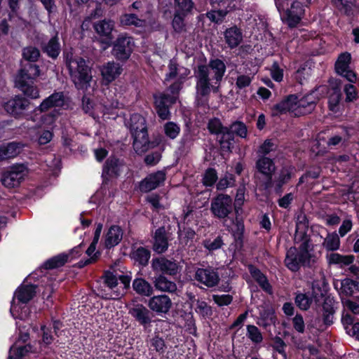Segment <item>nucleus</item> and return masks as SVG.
Returning a JSON list of instances; mask_svg holds the SVG:
<instances>
[{"instance_id":"393cba45","label":"nucleus","mask_w":359,"mask_h":359,"mask_svg":"<svg viewBox=\"0 0 359 359\" xmlns=\"http://www.w3.org/2000/svg\"><path fill=\"white\" fill-rule=\"evenodd\" d=\"M152 280L154 290L158 291L173 294L177 290L176 283L169 279L167 276H154Z\"/></svg>"},{"instance_id":"aec40b11","label":"nucleus","mask_w":359,"mask_h":359,"mask_svg":"<svg viewBox=\"0 0 359 359\" xmlns=\"http://www.w3.org/2000/svg\"><path fill=\"white\" fill-rule=\"evenodd\" d=\"M153 239L152 249L155 252L162 255L168 250L169 241L167 231L164 226H160L156 229Z\"/></svg>"},{"instance_id":"4468645a","label":"nucleus","mask_w":359,"mask_h":359,"mask_svg":"<svg viewBox=\"0 0 359 359\" xmlns=\"http://www.w3.org/2000/svg\"><path fill=\"white\" fill-rule=\"evenodd\" d=\"M65 103V97L64 92H56L50 95L48 97L45 98L41 104L34 109L36 115L46 112L55 107H62Z\"/></svg>"},{"instance_id":"a878e982","label":"nucleus","mask_w":359,"mask_h":359,"mask_svg":"<svg viewBox=\"0 0 359 359\" xmlns=\"http://www.w3.org/2000/svg\"><path fill=\"white\" fill-rule=\"evenodd\" d=\"M122 67L118 63L114 62H108L106 65H103L101 69V74L103 81L107 84L114 81L122 73Z\"/></svg>"},{"instance_id":"bb28decb","label":"nucleus","mask_w":359,"mask_h":359,"mask_svg":"<svg viewBox=\"0 0 359 359\" xmlns=\"http://www.w3.org/2000/svg\"><path fill=\"white\" fill-rule=\"evenodd\" d=\"M151 253L150 250L146 247L140 246L131 251L130 257L138 266L144 268L149 264Z\"/></svg>"},{"instance_id":"b1692460","label":"nucleus","mask_w":359,"mask_h":359,"mask_svg":"<svg viewBox=\"0 0 359 359\" xmlns=\"http://www.w3.org/2000/svg\"><path fill=\"white\" fill-rule=\"evenodd\" d=\"M135 294L142 297H151L154 294V284L144 278H135L132 283Z\"/></svg>"},{"instance_id":"0eeeda50","label":"nucleus","mask_w":359,"mask_h":359,"mask_svg":"<svg viewBox=\"0 0 359 359\" xmlns=\"http://www.w3.org/2000/svg\"><path fill=\"white\" fill-rule=\"evenodd\" d=\"M151 269L155 276L163 275L172 277L177 276L180 271V266L175 260L169 259L165 256L153 257L151 261Z\"/></svg>"},{"instance_id":"09e8293b","label":"nucleus","mask_w":359,"mask_h":359,"mask_svg":"<svg viewBox=\"0 0 359 359\" xmlns=\"http://www.w3.org/2000/svg\"><path fill=\"white\" fill-rule=\"evenodd\" d=\"M102 279L105 286L109 287L111 290H114L118 285V277L116 276L114 273L110 270H106L104 271Z\"/></svg>"},{"instance_id":"412c9836","label":"nucleus","mask_w":359,"mask_h":359,"mask_svg":"<svg viewBox=\"0 0 359 359\" xmlns=\"http://www.w3.org/2000/svg\"><path fill=\"white\" fill-rule=\"evenodd\" d=\"M119 22L123 27L134 26L138 28L139 29L135 32L137 34H143L145 32L147 22L144 19L139 18L136 13L122 14L119 18Z\"/></svg>"},{"instance_id":"cd10ccee","label":"nucleus","mask_w":359,"mask_h":359,"mask_svg":"<svg viewBox=\"0 0 359 359\" xmlns=\"http://www.w3.org/2000/svg\"><path fill=\"white\" fill-rule=\"evenodd\" d=\"M16 86L26 97L34 100L39 97V90L33 81L17 79Z\"/></svg>"},{"instance_id":"9d476101","label":"nucleus","mask_w":359,"mask_h":359,"mask_svg":"<svg viewBox=\"0 0 359 359\" xmlns=\"http://www.w3.org/2000/svg\"><path fill=\"white\" fill-rule=\"evenodd\" d=\"M95 32L102 37L100 42L107 47L111 46L114 36L112 34L115 29V22L111 19L104 18L93 24Z\"/></svg>"},{"instance_id":"72a5a7b5","label":"nucleus","mask_w":359,"mask_h":359,"mask_svg":"<svg viewBox=\"0 0 359 359\" xmlns=\"http://www.w3.org/2000/svg\"><path fill=\"white\" fill-rule=\"evenodd\" d=\"M355 290H359V282L354 281L350 278H345L341 281L339 294L342 299L344 297H348L353 294Z\"/></svg>"},{"instance_id":"5701e85b","label":"nucleus","mask_w":359,"mask_h":359,"mask_svg":"<svg viewBox=\"0 0 359 359\" xmlns=\"http://www.w3.org/2000/svg\"><path fill=\"white\" fill-rule=\"evenodd\" d=\"M304 13L300 0H292L290 8L287 11V23L290 27H295L301 20Z\"/></svg>"},{"instance_id":"49530a36","label":"nucleus","mask_w":359,"mask_h":359,"mask_svg":"<svg viewBox=\"0 0 359 359\" xmlns=\"http://www.w3.org/2000/svg\"><path fill=\"white\" fill-rule=\"evenodd\" d=\"M22 55L25 60L29 62H36L39 60L41 53L36 47L29 46L22 49Z\"/></svg>"},{"instance_id":"423d86ee","label":"nucleus","mask_w":359,"mask_h":359,"mask_svg":"<svg viewBox=\"0 0 359 359\" xmlns=\"http://www.w3.org/2000/svg\"><path fill=\"white\" fill-rule=\"evenodd\" d=\"M76 67L69 70L75 87L78 90L87 89L92 81L91 68L87 65L86 61L82 57H78L76 61Z\"/></svg>"},{"instance_id":"a19ab883","label":"nucleus","mask_w":359,"mask_h":359,"mask_svg":"<svg viewBox=\"0 0 359 359\" xmlns=\"http://www.w3.org/2000/svg\"><path fill=\"white\" fill-rule=\"evenodd\" d=\"M294 242L298 245L297 249L299 250H308L313 249V245L311 243V239L310 236L306 233H294Z\"/></svg>"},{"instance_id":"79ce46f5","label":"nucleus","mask_w":359,"mask_h":359,"mask_svg":"<svg viewBox=\"0 0 359 359\" xmlns=\"http://www.w3.org/2000/svg\"><path fill=\"white\" fill-rule=\"evenodd\" d=\"M244 230L243 224L236 220V222L232 221V224L229 226V231L232 233V236L236 241V245L239 248L242 246V238Z\"/></svg>"},{"instance_id":"de8ad7c7","label":"nucleus","mask_w":359,"mask_h":359,"mask_svg":"<svg viewBox=\"0 0 359 359\" xmlns=\"http://www.w3.org/2000/svg\"><path fill=\"white\" fill-rule=\"evenodd\" d=\"M236 134L241 137H245L247 135V128L245 125L240 121L232 123L229 128H226V135Z\"/></svg>"},{"instance_id":"e433bc0d","label":"nucleus","mask_w":359,"mask_h":359,"mask_svg":"<svg viewBox=\"0 0 359 359\" xmlns=\"http://www.w3.org/2000/svg\"><path fill=\"white\" fill-rule=\"evenodd\" d=\"M210 209L215 217L224 219V194L220 193L212 198Z\"/></svg>"},{"instance_id":"9b49d317","label":"nucleus","mask_w":359,"mask_h":359,"mask_svg":"<svg viewBox=\"0 0 359 359\" xmlns=\"http://www.w3.org/2000/svg\"><path fill=\"white\" fill-rule=\"evenodd\" d=\"M154 105L158 116L162 120H169L171 117L170 106L175 103L174 98L165 93L154 95Z\"/></svg>"},{"instance_id":"69168bd1","label":"nucleus","mask_w":359,"mask_h":359,"mask_svg":"<svg viewBox=\"0 0 359 359\" xmlns=\"http://www.w3.org/2000/svg\"><path fill=\"white\" fill-rule=\"evenodd\" d=\"M41 330L43 333L42 341L46 346H48L54 341V337L51 334V327H48L46 325H42L41 326Z\"/></svg>"},{"instance_id":"a18cd8bd","label":"nucleus","mask_w":359,"mask_h":359,"mask_svg":"<svg viewBox=\"0 0 359 359\" xmlns=\"http://www.w3.org/2000/svg\"><path fill=\"white\" fill-rule=\"evenodd\" d=\"M174 7L176 11L190 15L195 8V4L193 0H174Z\"/></svg>"},{"instance_id":"e2e57ef3","label":"nucleus","mask_w":359,"mask_h":359,"mask_svg":"<svg viewBox=\"0 0 359 359\" xmlns=\"http://www.w3.org/2000/svg\"><path fill=\"white\" fill-rule=\"evenodd\" d=\"M195 310L203 317L210 316L212 314L211 307L204 301H198Z\"/></svg>"},{"instance_id":"58836bf2","label":"nucleus","mask_w":359,"mask_h":359,"mask_svg":"<svg viewBox=\"0 0 359 359\" xmlns=\"http://www.w3.org/2000/svg\"><path fill=\"white\" fill-rule=\"evenodd\" d=\"M132 280V277L130 275H119L118 276V280L121 281V283L123 285V290L126 291L124 292H121L119 290H116L112 292V294L114 295V297H104L102 296V299H119L121 297H123L127 291L130 288V282Z\"/></svg>"},{"instance_id":"8fccbe9b","label":"nucleus","mask_w":359,"mask_h":359,"mask_svg":"<svg viewBox=\"0 0 359 359\" xmlns=\"http://www.w3.org/2000/svg\"><path fill=\"white\" fill-rule=\"evenodd\" d=\"M163 128L165 135L171 140L175 139L180 133V127L172 121L165 123Z\"/></svg>"},{"instance_id":"6ab92c4d","label":"nucleus","mask_w":359,"mask_h":359,"mask_svg":"<svg viewBox=\"0 0 359 359\" xmlns=\"http://www.w3.org/2000/svg\"><path fill=\"white\" fill-rule=\"evenodd\" d=\"M36 294V285L34 284L20 285L15 291L11 306H13L15 299H17L19 304H27Z\"/></svg>"},{"instance_id":"2eb2a0df","label":"nucleus","mask_w":359,"mask_h":359,"mask_svg":"<svg viewBox=\"0 0 359 359\" xmlns=\"http://www.w3.org/2000/svg\"><path fill=\"white\" fill-rule=\"evenodd\" d=\"M166 179V172L165 170H158L149 174L139 184V189L142 193H148L156 189Z\"/></svg>"},{"instance_id":"ea45409f","label":"nucleus","mask_w":359,"mask_h":359,"mask_svg":"<svg viewBox=\"0 0 359 359\" xmlns=\"http://www.w3.org/2000/svg\"><path fill=\"white\" fill-rule=\"evenodd\" d=\"M351 55L349 53L345 52L341 53L334 65L335 71L337 74H343L346 70L350 68Z\"/></svg>"},{"instance_id":"5fc2aeb1","label":"nucleus","mask_w":359,"mask_h":359,"mask_svg":"<svg viewBox=\"0 0 359 359\" xmlns=\"http://www.w3.org/2000/svg\"><path fill=\"white\" fill-rule=\"evenodd\" d=\"M247 336L253 343L255 344L261 343L263 340V337L260 330L255 325H248Z\"/></svg>"},{"instance_id":"7ed1b4c3","label":"nucleus","mask_w":359,"mask_h":359,"mask_svg":"<svg viewBox=\"0 0 359 359\" xmlns=\"http://www.w3.org/2000/svg\"><path fill=\"white\" fill-rule=\"evenodd\" d=\"M210 67L214 72L212 80L214 84L211 85L210 80L196 81V92L201 96H209L211 90L217 93L220 86V82L224 74V62L219 59L212 60L210 62Z\"/></svg>"},{"instance_id":"13d9d810","label":"nucleus","mask_w":359,"mask_h":359,"mask_svg":"<svg viewBox=\"0 0 359 359\" xmlns=\"http://www.w3.org/2000/svg\"><path fill=\"white\" fill-rule=\"evenodd\" d=\"M196 236V232L190 227L184 228V234L179 233L181 243L184 245H191Z\"/></svg>"},{"instance_id":"c756f323","label":"nucleus","mask_w":359,"mask_h":359,"mask_svg":"<svg viewBox=\"0 0 359 359\" xmlns=\"http://www.w3.org/2000/svg\"><path fill=\"white\" fill-rule=\"evenodd\" d=\"M23 144L18 142H11L0 147V161L17 156L22 149Z\"/></svg>"},{"instance_id":"ddd939ff","label":"nucleus","mask_w":359,"mask_h":359,"mask_svg":"<svg viewBox=\"0 0 359 359\" xmlns=\"http://www.w3.org/2000/svg\"><path fill=\"white\" fill-rule=\"evenodd\" d=\"M128 313L144 329L151 326L154 315L151 310L142 304H137L130 308Z\"/></svg>"},{"instance_id":"c03bdc74","label":"nucleus","mask_w":359,"mask_h":359,"mask_svg":"<svg viewBox=\"0 0 359 359\" xmlns=\"http://www.w3.org/2000/svg\"><path fill=\"white\" fill-rule=\"evenodd\" d=\"M322 309L323 323L326 325H330L333 322L334 313L332 301L329 299L325 300Z\"/></svg>"},{"instance_id":"bf43d9fd","label":"nucleus","mask_w":359,"mask_h":359,"mask_svg":"<svg viewBox=\"0 0 359 359\" xmlns=\"http://www.w3.org/2000/svg\"><path fill=\"white\" fill-rule=\"evenodd\" d=\"M206 16L211 22L221 24L224 19V10H212L206 13Z\"/></svg>"},{"instance_id":"f257e3e1","label":"nucleus","mask_w":359,"mask_h":359,"mask_svg":"<svg viewBox=\"0 0 359 359\" xmlns=\"http://www.w3.org/2000/svg\"><path fill=\"white\" fill-rule=\"evenodd\" d=\"M125 125L128 128L133 139V146L142 151L148 149L150 143L147 121L144 116L139 113L130 114V118L126 120Z\"/></svg>"},{"instance_id":"052dcab7","label":"nucleus","mask_w":359,"mask_h":359,"mask_svg":"<svg viewBox=\"0 0 359 359\" xmlns=\"http://www.w3.org/2000/svg\"><path fill=\"white\" fill-rule=\"evenodd\" d=\"M209 66L205 65H198L197 69L195 70L196 78L197 81L210 80Z\"/></svg>"},{"instance_id":"4c0bfd02","label":"nucleus","mask_w":359,"mask_h":359,"mask_svg":"<svg viewBox=\"0 0 359 359\" xmlns=\"http://www.w3.org/2000/svg\"><path fill=\"white\" fill-rule=\"evenodd\" d=\"M189 14L175 11L171 25L176 33L180 34L186 30L185 18Z\"/></svg>"},{"instance_id":"774afa93","label":"nucleus","mask_w":359,"mask_h":359,"mask_svg":"<svg viewBox=\"0 0 359 359\" xmlns=\"http://www.w3.org/2000/svg\"><path fill=\"white\" fill-rule=\"evenodd\" d=\"M204 247L210 251L217 250L223 245V240L222 236H217L214 241L205 240L204 241Z\"/></svg>"},{"instance_id":"f3484780","label":"nucleus","mask_w":359,"mask_h":359,"mask_svg":"<svg viewBox=\"0 0 359 359\" xmlns=\"http://www.w3.org/2000/svg\"><path fill=\"white\" fill-rule=\"evenodd\" d=\"M194 278L195 280L208 287L217 285L219 281L218 273L211 267L198 268L195 271Z\"/></svg>"},{"instance_id":"4d7b16f0","label":"nucleus","mask_w":359,"mask_h":359,"mask_svg":"<svg viewBox=\"0 0 359 359\" xmlns=\"http://www.w3.org/2000/svg\"><path fill=\"white\" fill-rule=\"evenodd\" d=\"M150 346L159 354H163L165 352L166 345L165 341L158 335H155L150 339Z\"/></svg>"},{"instance_id":"1a4fd4ad","label":"nucleus","mask_w":359,"mask_h":359,"mask_svg":"<svg viewBox=\"0 0 359 359\" xmlns=\"http://www.w3.org/2000/svg\"><path fill=\"white\" fill-rule=\"evenodd\" d=\"M123 165V160H120L115 156L107 158L102 167L103 184H107L111 179L118 178L121 174Z\"/></svg>"},{"instance_id":"338daca9","label":"nucleus","mask_w":359,"mask_h":359,"mask_svg":"<svg viewBox=\"0 0 359 359\" xmlns=\"http://www.w3.org/2000/svg\"><path fill=\"white\" fill-rule=\"evenodd\" d=\"M285 99L282 100L280 102L275 104L272 107V116H278L283 114H285L288 111V104Z\"/></svg>"},{"instance_id":"680f3d73","label":"nucleus","mask_w":359,"mask_h":359,"mask_svg":"<svg viewBox=\"0 0 359 359\" xmlns=\"http://www.w3.org/2000/svg\"><path fill=\"white\" fill-rule=\"evenodd\" d=\"M335 6L346 14H348L353 4V0H332Z\"/></svg>"},{"instance_id":"c9c22d12","label":"nucleus","mask_w":359,"mask_h":359,"mask_svg":"<svg viewBox=\"0 0 359 359\" xmlns=\"http://www.w3.org/2000/svg\"><path fill=\"white\" fill-rule=\"evenodd\" d=\"M209 131L212 134L221 135L219 140L221 155L223 156L222 151L224 148V127L222 124L221 121L218 118H214L208 123Z\"/></svg>"},{"instance_id":"473e14b6","label":"nucleus","mask_w":359,"mask_h":359,"mask_svg":"<svg viewBox=\"0 0 359 359\" xmlns=\"http://www.w3.org/2000/svg\"><path fill=\"white\" fill-rule=\"evenodd\" d=\"M39 75V66L34 64V62H30L20 70L18 79L34 81Z\"/></svg>"},{"instance_id":"6e6d98bb","label":"nucleus","mask_w":359,"mask_h":359,"mask_svg":"<svg viewBox=\"0 0 359 359\" xmlns=\"http://www.w3.org/2000/svg\"><path fill=\"white\" fill-rule=\"evenodd\" d=\"M353 262V256H343L337 253H332L329 256L330 264H343L349 265Z\"/></svg>"},{"instance_id":"7c9ffc66","label":"nucleus","mask_w":359,"mask_h":359,"mask_svg":"<svg viewBox=\"0 0 359 359\" xmlns=\"http://www.w3.org/2000/svg\"><path fill=\"white\" fill-rule=\"evenodd\" d=\"M68 262L69 255L64 252L60 253L45 261L41 266V269L45 270L58 269L65 266Z\"/></svg>"},{"instance_id":"0e129e2a","label":"nucleus","mask_w":359,"mask_h":359,"mask_svg":"<svg viewBox=\"0 0 359 359\" xmlns=\"http://www.w3.org/2000/svg\"><path fill=\"white\" fill-rule=\"evenodd\" d=\"M63 61L68 69V70H71L72 67V63L76 64V61H77V57H74V53L72 50H65L62 52Z\"/></svg>"},{"instance_id":"6e6552de","label":"nucleus","mask_w":359,"mask_h":359,"mask_svg":"<svg viewBox=\"0 0 359 359\" xmlns=\"http://www.w3.org/2000/svg\"><path fill=\"white\" fill-rule=\"evenodd\" d=\"M29 105V100L22 95H18L4 102L3 108L10 116L16 119H20L25 117Z\"/></svg>"},{"instance_id":"4be33fe9","label":"nucleus","mask_w":359,"mask_h":359,"mask_svg":"<svg viewBox=\"0 0 359 359\" xmlns=\"http://www.w3.org/2000/svg\"><path fill=\"white\" fill-rule=\"evenodd\" d=\"M123 236V229L116 224L111 225L104 236V248L111 250L118 245L122 241Z\"/></svg>"},{"instance_id":"2f4dec72","label":"nucleus","mask_w":359,"mask_h":359,"mask_svg":"<svg viewBox=\"0 0 359 359\" xmlns=\"http://www.w3.org/2000/svg\"><path fill=\"white\" fill-rule=\"evenodd\" d=\"M249 271L252 277L259 284L260 287L266 292L272 294V287L266 276L259 269L252 265L249 266Z\"/></svg>"},{"instance_id":"37998d69","label":"nucleus","mask_w":359,"mask_h":359,"mask_svg":"<svg viewBox=\"0 0 359 359\" xmlns=\"http://www.w3.org/2000/svg\"><path fill=\"white\" fill-rule=\"evenodd\" d=\"M323 246L327 251H334L338 250L340 246V240L337 233H328L324 239Z\"/></svg>"},{"instance_id":"a211bd4d","label":"nucleus","mask_w":359,"mask_h":359,"mask_svg":"<svg viewBox=\"0 0 359 359\" xmlns=\"http://www.w3.org/2000/svg\"><path fill=\"white\" fill-rule=\"evenodd\" d=\"M255 168L258 172L267 178L266 188L270 187L272 176L276 171V165L273 161L264 156H260L255 163Z\"/></svg>"},{"instance_id":"603ef678","label":"nucleus","mask_w":359,"mask_h":359,"mask_svg":"<svg viewBox=\"0 0 359 359\" xmlns=\"http://www.w3.org/2000/svg\"><path fill=\"white\" fill-rule=\"evenodd\" d=\"M309 229V221L304 212H300L296 220L295 233H307Z\"/></svg>"},{"instance_id":"20e7f679","label":"nucleus","mask_w":359,"mask_h":359,"mask_svg":"<svg viewBox=\"0 0 359 359\" xmlns=\"http://www.w3.org/2000/svg\"><path fill=\"white\" fill-rule=\"evenodd\" d=\"M27 173L28 170L25 164H14L2 172L1 182L7 189L17 188L25 180Z\"/></svg>"},{"instance_id":"f8f14e48","label":"nucleus","mask_w":359,"mask_h":359,"mask_svg":"<svg viewBox=\"0 0 359 359\" xmlns=\"http://www.w3.org/2000/svg\"><path fill=\"white\" fill-rule=\"evenodd\" d=\"M147 304L151 312L161 316L162 314H166L169 312L172 304L171 299L168 295H154V294L149 298Z\"/></svg>"},{"instance_id":"f03ea898","label":"nucleus","mask_w":359,"mask_h":359,"mask_svg":"<svg viewBox=\"0 0 359 359\" xmlns=\"http://www.w3.org/2000/svg\"><path fill=\"white\" fill-rule=\"evenodd\" d=\"M313 251V248L298 250L296 247L290 248L286 253L285 266L292 271H297L301 266H312L317 261Z\"/></svg>"},{"instance_id":"c85d7f7f","label":"nucleus","mask_w":359,"mask_h":359,"mask_svg":"<svg viewBox=\"0 0 359 359\" xmlns=\"http://www.w3.org/2000/svg\"><path fill=\"white\" fill-rule=\"evenodd\" d=\"M316 104V102L311 95H306L297 100V111H295V116L311 113L315 109Z\"/></svg>"},{"instance_id":"39448f33","label":"nucleus","mask_w":359,"mask_h":359,"mask_svg":"<svg viewBox=\"0 0 359 359\" xmlns=\"http://www.w3.org/2000/svg\"><path fill=\"white\" fill-rule=\"evenodd\" d=\"M111 54L117 61L126 62L131 56L135 47L134 39L127 34H121L112 41Z\"/></svg>"},{"instance_id":"f704fd0d","label":"nucleus","mask_w":359,"mask_h":359,"mask_svg":"<svg viewBox=\"0 0 359 359\" xmlns=\"http://www.w3.org/2000/svg\"><path fill=\"white\" fill-rule=\"evenodd\" d=\"M242 40V32L237 27L226 29V43L231 48L238 46Z\"/></svg>"},{"instance_id":"3c124183","label":"nucleus","mask_w":359,"mask_h":359,"mask_svg":"<svg viewBox=\"0 0 359 359\" xmlns=\"http://www.w3.org/2000/svg\"><path fill=\"white\" fill-rule=\"evenodd\" d=\"M296 305L302 310L306 311L309 309L312 298L304 293L297 294L294 299Z\"/></svg>"},{"instance_id":"864d4df0","label":"nucleus","mask_w":359,"mask_h":359,"mask_svg":"<svg viewBox=\"0 0 359 359\" xmlns=\"http://www.w3.org/2000/svg\"><path fill=\"white\" fill-rule=\"evenodd\" d=\"M217 173L215 169L209 168H208L203 175V184L205 187H212L217 182Z\"/></svg>"},{"instance_id":"dca6fc26","label":"nucleus","mask_w":359,"mask_h":359,"mask_svg":"<svg viewBox=\"0 0 359 359\" xmlns=\"http://www.w3.org/2000/svg\"><path fill=\"white\" fill-rule=\"evenodd\" d=\"M41 51L53 61L57 60L62 52V46L60 41L58 34L56 33L47 41L42 40L39 43Z\"/></svg>"}]
</instances>
